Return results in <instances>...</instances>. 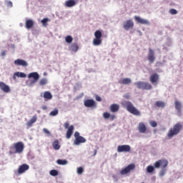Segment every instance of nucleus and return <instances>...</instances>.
<instances>
[{"instance_id":"obj_1","label":"nucleus","mask_w":183,"mask_h":183,"mask_svg":"<svg viewBox=\"0 0 183 183\" xmlns=\"http://www.w3.org/2000/svg\"><path fill=\"white\" fill-rule=\"evenodd\" d=\"M122 105L124 107V108H126L127 111L128 112H130V114H132V115H135L136 117H139L141 115V112L136 109L134 107V104L131 103L129 101H123L122 102Z\"/></svg>"},{"instance_id":"obj_2","label":"nucleus","mask_w":183,"mask_h":183,"mask_svg":"<svg viewBox=\"0 0 183 183\" xmlns=\"http://www.w3.org/2000/svg\"><path fill=\"white\" fill-rule=\"evenodd\" d=\"M181 129H182V124L181 123H177L171 128L168 133V138H173L175 135H178L179 132H181Z\"/></svg>"},{"instance_id":"obj_3","label":"nucleus","mask_w":183,"mask_h":183,"mask_svg":"<svg viewBox=\"0 0 183 183\" xmlns=\"http://www.w3.org/2000/svg\"><path fill=\"white\" fill-rule=\"evenodd\" d=\"M25 146L22 142H18L14 144V147H11L9 154H21L24 152Z\"/></svg>"},{"instance_id":"obj_4","label":"nucleus","mask_w":183,"mask_h":183,"mask_svg":"<svg viewBox=\"0 0 183 183\" xmlns=\"http://www.w3.org/2000/svg\"><path fill=\"white\" fill-rule=\"evenodd\" d=\"M134 85L137 86V88H138V89H143L146 91H149V89H152V85L145 81H137L134 83Z\"/></svg>"},{"instance_id":"obj_5","label":"nucleus","mask_w":183,"mask_h":183,"mask_svg":"<svg viewBox=\"0 0 183 183\" xmlns=\"http://www.w3.org/2000/svg\"><path fill=\"white\" fill-rule=\"evenodd\" d=\"M64 127L65 128V129H67L66 133V138L67 139H69L71 137H72V134H74V125L69 126V122H66L64 124Z\"/></svg>"},{"instance_id":"obj_6","label":"nucleus","mask_w":183,"mask_h":183,"mask_svg":"<svg viewBox=\"0 0 183 183\" xmlns=\"http://www.w3.org/2000/svg\"><path fill=\"white\" fill-rule=\"evenodd\" d=\"M74 138H75L74 141V145H79L80 144H84L86 142V139L83 137H81V135H79V132H75Z\"/></svg>"},{"instance_id":"obj_7","label":"nucleus","mask_w":183,"mask_h":183,"mask_svg":"<svg viewBox=\"0 0 183 183\" xmlns=\"http://www.w3.org/2000/svg\"><path fill=\"white\" fill-rule=\"evenodd\" d=\"M135 169V164H130L127 167L122 169L120 172L121 175H127V174H129L131 171H134Z\"/></svg>"},{"instance_id":"obj_8","label":"nucleus","mask_w":183,"mask_h":183,"mask_svg":"<svg viewBox=\"0 0 183 183\" xmlns=\"http://www.w3.org/2000/svg\"><path fill=\"white\" fill-rule=\"evenodd\" d=\"M29 79H33V80L31 81V85H34V84H36V82H38L39 79V74L38 72H31L28 74Z\"/></svg>"},{"instance_id":"obj_9","label":"nucleus","mask_w":183,"mask_h":183,"mask_svg":"<svg viewBox=\"0 0 183 183\" xmlns=\"http://www.w3.org/2000/svg\"><path fill=\"white\" fill-rule=\"evenodd\" d=\"M154 168H159V167H162L163 169L167 168L168 167V160L167 159H160L156 162L154 164Z\"/></svg>"},{"instance_id":"obj_10","label":"nucleus","mask_w":183,"mask_h":183,"mask_svg":"<svg viewBox=\"0 0 183 183\" xmlns=\"http://www.w3.org/2000/svg\"><path fill=\"white\" fill-rule=\"evenodd\" d=\"M119 152H131V146L128 144L119 145L117 147Z\"/></svg>"},{"instance_id":"obj_11","label":"nucleus","mask_w":183,"mask_h":183,"mask_svg":"<svg viewBox=\"0 0 183 183\" xmlns=\"http://www.w3.org/2000/svg\"><path fill=\"white\" fill-rule=\"evenodd\" d=\"M147 59L150 64H154L155 61V52L152 49H149V54L147 56Z\"/></svg>"},{"instance_id":"obj_12","label":"nucleus","mask_w":183,"mask_h":183,"mask_svg":"<svg viewBox=\"0 0 183 183\" xmlns=\"http://www.w3.org/2000/svg\"><path fill=\"white\" fill-rule=\"evenodd\" d=\"M123 26L126 31H129L134 28V21L132 20H127L123 24Z\"/></svg>"},{"instance_id":"obj_13","label":"nucleus","mask_w":183,"mask_h":183,"mask_svg":"<svg viewBox=\"0 0 183 183\" xmlns=\"http://www.w3.org/2000/svg\"><path fill=\"white\" fill-rule=\"evenodd\" d=\"M0 89L5 92V94H8L11 92V88L9 86L6 85L4 81H0Z\"/></svg>"},{"instance_id":"obj_14","label":"nucleus","mask_w":183,"mask_h":183,"mask_svg":"<svg viewBox=\"0 0 183 183\" xmlns=\"http://www.w3.org/2000/svg\"><path fill=\"white\" fill-rule=\"evenodd\" d=\"M84 107L86 108H92V107H97V104L94 99H86L84 101Z\"/></svg>"},{"instance_id":"obj_15","label":"nucleus","mask_w":183,"mask_h":183,"mask_svg":"<svg viewBox=\"0 0 183 183\" xmlns=\"http://www.w3.org/2000/svg\"><path fill=\"white\" fill-rule=\"evenodd\" d=\"M28 169H29V165L25 164H21L18 169V174H24V172H25V171H28Z\"/></svg>"},{"instance_id":"obj_16","label":"nucleus","mask_w":183,"mask_h":183,"mask_svg":"<svg viewBox=\"0 0 183 183\" xmlns=\"http://www.w3.org/2000/svg\"><path fill=\"white\" fill-rule=\"evenodd\" d=\"M15 65H19V66H28V62L24 59H18L14 61Z\"/></svg>"},{"instance_id":"obj_17","label":"nucleus","mask_w":183,"mask_h":183,"mask_svg":"<svg viewBox=\"0 0 183 183\" xmlns=\"http://www.w3.org/2000/svg\"><path fill=\"white\" fill-rule=\"evenodd\" d=\"M149 79L150 82H152V84H157V82L159 81V75H158V74L157 73H154L150 76Z\"/></svg>"},{"instance_id":"obj_18","label":"nucleus","mask_w":183,"mask_h":183,"mask_svg":"<svg viewBox=\"0 0 183 183\" xmlns=\"http://www.w3.org/2000/svg\"><path fill=\"white\" fill-rule=\"evenodd\" d=\"M138 130L140 134H145L147 132V126L143 122H139L138 126Z\"/></svg>"},{"instance_id":"obj_19","label":"nucleus","mask_w":183,"mask_h":183,"mask_svg":"<svg viewBox=\"0 0 183 183\" xmlns=\"http://www.w3.org/2000/svg\"><path fill=\"white\" fill-rule=\"evenodd\" d=\"M76 5V1L75 0H68L64 3V6L66 8H72Z\"/></svg>"},{"instance_id":"obj_20","label":"nucleus","mask_w":183,"mask_h":183,"mask_svg":"<svg viewBox=\"0 0 183 183\" xmlns=\"http://www.w3.org/2000/svg\"><path fill=\"white\" fill-rule=\"evenodd\" d=\"M16 76H18V78H26V74L19 71L15 72L13 75V79L14 81H16Z\"/></svg>"},{"instance_id":"obj_21","label":"nucleus","mask_w":183,"mask_h":183,"mask_svg":"<svg viewBox=\"0 0 183 183\" xmlns=\"http://www.w3.org/2000/svg\"><path fill=\"white\" fill-rule=\"evenodd\" d=\"M134 19H135V21H137V22L138 24H143V25H147V24H149V22H148L147 20L144 19H142L141 17L137 16H134Z\"/></svg>"},{"instance_id":"obj_22","label":"nucleus","mask_w":183,"mask_h":183,"mask_svg":"<svg viewBox=\"0 0 183 183\" xmlns=\"http://www.w3.org/2000/svg\"><path fill=\"white\" fill-rule=\"evenodd\" d=\"M103 118H104V119H110V121H114V119H115V115L111 114L109 112H104L103 114Z\"/></svg>"},{"instance_id":"obj_23","label":"nucleus","mask_w":183,"mask_h":183,"mask_svg":"<svg viewBox=\"0 0 183 183\" xmlns=\"http://www.w3.org/2000/svg\"><path fill=\"white\" fill-rule=\"evenodd\" d=\"M131 82H132V81L129 78H124L119 81V84H121L122 85H129Z\"/></svg>"},{"instance_id":"obj_24","label":"nucleus","mask_w":183,"mask_h":183,"mask_svg":"<svg viewBox=\"0 0 183 183\" xmlns=\"http://www.w3.org/2000/svg\"><path fill=\"white\" fill-rule=\"evenodd\" d=\"M111 112H118L119 111V105L113 104L110 106Z\"/></svg>"},{"instance_id":"obj_25","label":"nucleus","mask_w":183,"mask_h":183,"mask_svg":"<svg viewBox=\"0 0 183 183\" xmlns=\"http://www.w3.org/2000/svg\"><path fill=\"white\" fill-rule=\"evenodd\" d=\"M34 26V21L32 19H28L26 21V28L27 29H31Z\"/></svg>"},{"instance_id":"obj_26","label":"nucleus","mask_w":183,"mask_h":183,"mask_svg":"<svg viewBox=\"0 0 183 183\" xmlns=\"http://www.w3.org/2000/svg\"><path fill=\"white\" fill-rule=\"evenodd\" d=\"M44 98L45 101H49V99H52V94L49 92H44Z\"/></svg>"},{"instance_id":"obj_27","label":"nucleus","mask_w":183,"mask_h":183,"mask_svg":"<svg viewBox=\"0 0 183 183\" xmlns=\"http://www.w3.org/2000/svg\"><path fill=\"white\" fill-rule=\"evenodd\" d=\"M70 49L73 52H76L78 51V49H79V47L78 46V44H76V43L72 44L70 46Z\"/></svg>"},{"instance_id":"obj_28","label":"nucleus","mask_w":183,"mask_h":183,"mask_svg":"<svg viewBox=\"0 0 183 183\" xmlns=\"http://www.w3.org/2000/svg\"><path fill=\"white\" fill-rule=\"evenodd\" d=\"M174 107L177 111H178V112H181V108H182V105L181 104V102H179V101H176L174 102Z\"/></svg>"},{"instance_id":"obj_29","label":"nucleus","mask_w":183,"mask_h":183,"mask_svg":"<svg viewBox=\"0 0 183 183\" xmlns=\"http://www.w3.org/2000/svg\"><path fill=\"white\" fill-rule=\"evenodd\" d=\"M155 106L157 107V108H164L165 102L162 101H157L155 103Z\"/></svg>"},{"instance_id":"obj_30","label":"nucleus","mask_w":183,"mask_h":183,"mask_svg":"<svg viewBox=\"0 0 183 183\" xmlns=\"http://www.w3.org/2000/svg\"><path fill=\"white\" fill-rule=\"evenodd\" d=\"M53 148L56 151H58V149H59V148H61V146H59V142L58 140H55L53 142Z\"/></svg>"},{"instance_id":"obj_31","label":"nucleus","mask_w":183,"mask_h":183,"mask_svg":"<svg viewBox=\"0 0 183 183\" xmlns=\"http://www.w3.org/2000/svg\"><path fill=\"white\" fill-rule=\"evenodd\" d=\"M102 44V39H94L93 40V44L95 46L101 45Z\"/></svg>"},{"instance_id":"obj_32","label":"nucleus","mask_w":183,"mask_h":183,"mask_svg":"<svg viewBox=\"0 0 183 183\" xmlns=\"http://www.w3.org/2000/svg\"><path fill=\"white\" fill-rule=\"evenodd\" d=\"M46 84H48V79H46V78H43L40 79L39 85L41 86H44V85H46Z\"/></svg>"},{"instance_id":"obj_33","label":"nucleus","mask_w":183,"mask_h":183,"mask_svg":"<svg viewBox=\"0 0 183 183\" xmlns=\"http://www.w3.org/2000/svg\"><path fill=\"white\" fill-rule=\"evenodd\" d=\"M94 36L96 39H101V38L102 37V33L101 32V31L97 30L94 33Z\"/></svg>"},{"instance_id":"obj_34","label":"nucleus","mask_w":183,"mask_h":183,"mask_svg":"<svg viewBox=\"0 0 183 183\" xmlns=\"http://www.w3.org/2000/svg\"><path fill=\"white\" fill-rule=\"evenodd\" d=\"M56 162L59 165H66V164H68V161L65 159H58Z\"/></svg>"},{"instance_id":"obj_35","label":"nucleus","mask_w":183,"mask_h":183,"mask_svg":"<svg viewBox=\"0 0 183 183\" xmlns=\"http://www.w3.org/2000/svg\"><path fill=\"white\" fill-rule=\"evenodd\" d=\"M73 40H74V39L71 36H67L65 38V41H66V42H67V44H71Z\"/></svg>"},{"instance_id":"obj_36","label":"nucleus","mask_w":183,"mask_h":183,"mask_svg":"<svg viewBox=\"0 0 183 183\" xmlns=\"http://www.w3.org/2000/svg\"><path fill=\"white\" fill-rule=\"evenodd\" d=\"M58 109H55L50 112L49 115H51V117H56V115H58Z\"/></svg>"},{"instance_id":"obj_37","label":"nucleus","mask_w":183,"mask_h":183,"mask_svg":"<svg viewBox=\"0 0 183 183\" xmlns=\"http://www.w3.org/2000/svg\"><path fill=\"white\" fill-rule=\"evenodd\" d=\"M48 21H49L48 19V18H44L41 20V24L44 26H46L48 25Z\"/></svg>"},{"instance_id":"obj_38","label":"nucleus","mask_w":183,"mask_h":183,"mask_svg":"<svg viewBox=\"0 0 183 183\" xmlns=\"http://www.w3.org/2000/svg\"><path fill=\"white\" fill-rule=\"evenodd\" d=\"M147 171L149 174H151V172H154V167L151 165L147 166Z\"/></svg>"},{"instance_id":"obj_39","label":"nucleus","mask_w":183,"mask_h":183,"mask_svg":"<svg viewBox=\"0 0 183 183\" xmlns=\"http://www.w3.org/2000/svg\"><path fill=\"white\" fill-rule=\"evenodd\" d=\"M50 175H51L52 177H56V175H58V171L55 169L51 170Z\"/></svg>"},{"instance_id":"obj_40","label":"nucleus","mask_w":183,"mask_h":183,"mask_svg":"<svg viewBox=\"0 0 183 183\" xmlns=\"http://www.w3.org/2000/svg\"><path fill=\"white\" fill-rule=\"evenodd\" d=\"M169 12L171 14V15H177V14H178V11H177L175 9H170Z\"/></svg>"},{"instance_id":"obj_41","label":"nucleus","mask_w":183,"mask_h":183,"mask_svg":"<svg viewBox=\"0 0 183 183\" xmlns=\"http://www.w3.org/2000/svg\"><path fill=\"white\" fill-rule=\"evenodd\" d=\"M82 172H84V168L82 167H78L77 168V174H79V175H81V174H82Z\"/></svg>"},{"instance_id":"obj_42","label":"nucleus","mask_w":183,"mask_h":183,"mask_svg":"<svg viewBox=\"0 0 183 183\" xmlns=\"http://www.w3.org/2000/svg\"><path fill=\"white\" fill-rule=\"evenodd\" d=\"M165 172H167V169H162L159 172L160 177H164L165 175Z\"/></svg>"},{"instance_id":"obj_43","label":"nucleus","mask_w":183,"mask_h":183,"mask_svg":"<svg viewBox=\"0 0 183 183\" xmlns=\"http://www.w3.org/2000/svg\"><path fill=\"white\" fill-rule=\"evenodd\" d=\"M149 124H150L151 127H152V128H155L157 125V122H155V121H151L149 122Z\"/></svg>"},{"instance_id":"obj_44","label":"nucleus","mask_w":183,"mask_h":183,"mask_svg":"<svg viewBox=\"0 0 183 183\" xmlns=\"http://www.w3.org/2000/svg\"><path fill=\"white\" fill-rule=\"evenodd\" d=\"M30 122H31V123H33V124H35V122H36V116H34V117L31 119Z\"/></svg>"},{"instance_id":"obj_45","label":"nucleus","mask_w":183,"mask_h":183,"mask_svg":"<svg viewBox=\"0 0 183 183\" xmlns=\"http://www.w3.org/2000/svg\"><path fill=\"white\" fill-rule=\"evenodd\" d=\"M6 5H7V6H9V8H12V6H13L12 1H6Z\"/></svg>"},{"instance_id":"obj_46","label":"nucleus","mask_w":183,"mask_h":183,"mask_svg":"<svg viewBox=\"0 0 183 183\" xmlns=\"http://www.w3.org/2000/svg\"><path fill=\"white\" fill-rule=\"evenodd\" d=\"M33 124L34 123H31V120L26 123V126L28 127V128H31V127H32Z\"/></svg>"},{"instance_id":"obj_47","label":"nucleus","mask_w":183,"mask_h":183,"mask_svg":"<svg viewBox=\"0 0 183 183\" xmlns=\"http://www.w3.org/2000/svg\"><path fill=\"white\" fill-rule=\"evenodd\" d=\"M96 101H97L98 102H101L102 101V99H101V97L97 95L96 96Z\"/></svg>"},{"instance_id":"obj_48","label":"nucleus","mask_w":183,"mask_h":183,"mask_svg":"<svg viewBox=\"0 0 183 183\" xmlns=\"http://www.w3.org/2000/svg\"><path fill=\"white\" fill-rule=\"evenodd\" d=\"M43 131H44V134H47L48 135H50V134H51V132L49 131V130L46 129H44Z\"/></svg>"},{"instance_id":"obj_49","label":"nucleus","mask_w":183,"mask_h":183,"mask_svg":"<svg viewBox=\"0 0 183 183\" xmlns=\"http://www.w3.org/2000/svg\"><path fill=\"white\" fill-rule=\"evenodd\" d=\"M6 55V52L5 51H1V56H5Z\"/></svg>"},{"instance_id":"obj_50","label":"nucleus","mask_w":183,"mask_h":183,"mask_svg":"<svg viewBox=\"0 0 183 183\" xmlns=\"http://www.w3.org/2000/svg\"><path fill=\"white\" fill-rule=\"evenodd\" d=\"M47 107L46 106H43L42 107H41V109L44 110V111H45L46 109H47Z\"/></svg>"},{"instance_id":"obj_51","label":"nucleus","mask_w":183,"mask_h":183,"mask_svg":"<svg viewBox=\"0 0 183 183\" xmlns=\"http://www.w3.org/2000/svg\"><path fill=\"white\" fill-rule=\"evenodd\" d=\"M94 155H93V157H95V155H97V149H94Z\"/></svg>"},{"instance_id":"obj_52","label":"nucleus","mask_w":183,"mask_h":183,"mask_svg":"<svg viewBox=\"0 0 183 183\" xmlns=\"http://www.w3.org/2000/svg\"><path fill=\"white\" fill-rule=\"evenodd\" d=\"M125 98H127V99H129V95H126Z\"/></svg>"}]
</instances>
